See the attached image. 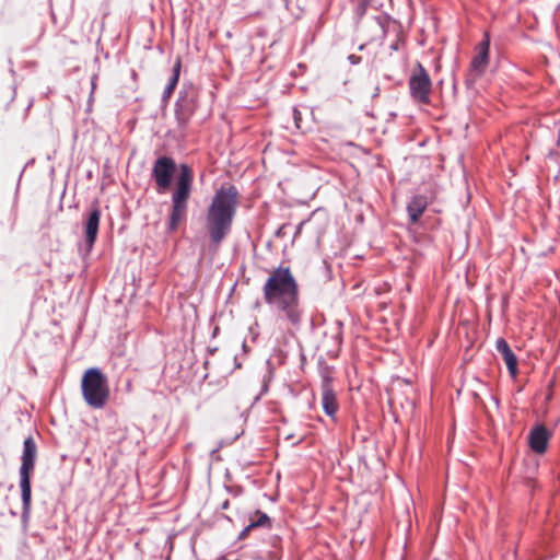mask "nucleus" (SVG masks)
<instances>
[{
	"mask_svg": "<svg viewBox=\"0 0 560 560\" xmlns=\"http://www.w3.org/2000/svg\"><path fill=\"white\" fill-rule=\"evenodd\" d=\"M265 300L268 304L282 311L292 323L300 322L298 307V284L289 268L276 269L264 287Z\"/></svg>",
	"mask_w": 560,
	"mask_h": 560,
	"instance_id": "f257e3e1",
	"label": "nucleus"
},
{
	"mask_svg": "<svg viewBox=\"0 0 560 560\" xmlns=\"http://www.w3.org/2000/svg\"><path fill=\"white\" fill-rule=\"evenodd\" d=\"M237 191L234 187L217 191L207 217V228L211 240L221 242L229 233L236 208Z\"/></svg>",
	"mask_w": 560,
	"mask_h": 560,
	"instance_id": "f03ea898",
	"label": "nucleus"
},
{
	"mask_svg": "<svg viewBox=\"0 0 560 560\" xmlns=\"http://www.w3.org/2000/svg\"><path fill=\"white\" fill-rule=\"evenodd\" d=\"M81 388L85 402L92 408H103L109 398L107 378L97 368L84 372Z\"/></svg>",
	"mask_w": 560,
	"mask_h": 560,
	"instance_id": "7ed1b4c3",
	"label": "nucleus"
},
{
	"mask_svg": "<svg viewBox=\"0 0 560 560\" xmlns=\"http://www.w3.org/2000/svg\"><path fill=\"white\" fill-rule=\"evenodd\" d=\"M192 173L191 170L183 164L177 177L176 188L172 196V211L170 214V230H175L179 222L185 218L187 211V201L191 191Z\"/></svg>",
	"mask_w": 560,
	"mask_h": 560,
	"instance_id": "20e7f679",
	"label": "nucleus"
},
{
	"mask_svg": "<svg viewBox=\"0 0 560 560\" xmlns=\"http://www.w3.org/2000/svg\"><path fill=\"white\" fill-rule=\"evenodd\" d=\"M36 453L37 448L34 440L32 438H27L24 441L22 464L20 467V487L24 513H27L31 508V474L34 469Z\"/></svg>",
	"mask_w": 560,
	"mask_h": 560,
	"instance_id": "39448f33",
	"label": "nucleus"
},
{
	"mask_svg": "<svg viewBox=\"0 0 560 560\" xmlns=\"http://www.w3.org/2000/svg\"><path fill=\"white\" fill-rule=\"evenodd\" d=\"M409 88L415 100L425 103L429 100L431 91V80L427 71L419 66L409 80Z\"/></svg>",
	"mask_w": 560,
	"mask_h": 560,
	"instance_id": "423d86ee",
	"label": "nucleus"
},
{
	"mask_svg": "<svg viewBox=\"0 0 560 560\" xmlns=\"http://www.w3.org/2000/svg\"><path fill=\"white\" fill-rule=\"evenodd\" d=\"M175 167L174 161L170 158L163 156L155 161L152 172L160 192L166 191L170 187Z\"/></svg>",
	"mask_w": 560,
	"mask_h": 560,
	"instance_id": "0eeeda50",
	"label": "nucleus"
},
{
	"mask_svg": "<svg viewBox=\"0 0 560 560\" xmlns=\"http://www.w3.org/2000/svg\"><path fill=\"white\" fill-rule=\"evenodd\" d=\"M101 212L98 209H94L90 212L85 222V250L89 253L96 240L98 225H100Z\"/></svg>",
	"mask_w": 560,
	"mask_h": 560,
	"instance_id": "6e6552de",
	"label": "nucleus"
},
{
	"mask_svg": "<svg viewBox=\"0 0 560 560\" xmlns=\"http://www.w3.org/2000/svg\"><path fill=\"white\" fill-rule=\"evenodd\" d=\"M550 438L549 431L544 425H537L529 433L530 448L536 453H544Z\"/></svg>",
	"mask_w": 560,
	"mask_h": 560,
	"instance_id": "1a4fd4ad",
	"label": "nucleus"
},
{
	"mask_svg": "<svg viewBox=\"0 0 560 560\" xmlns=\"http://www.w3.org/2000/svg\"><path fill=\"white\" fill-rule=\"evenodd\" d=\"M488 52H489V39H485L478 46V54L471 61V74L480 77L487 69L488 66Z\"/></svg>",
	"mask_w": 560,
	"mask_h": 560,
	"instance_id": "9d476101",
	"label": "nucleus"
},
{
	"mask_svg": "<svg viewBox=\"0 0 560 560\" xmlns=\"http://www.w3.org/2000/svg\"><path fill=\"white\" fill-rule=\"evenodd\" d=\"M322 405L326 415L334 417L338 410L336 393L328 380L323 383Z\"/></svg>",
	"mask_w": 560,
	"mask_h": 560,
	"instance_id": "9b49d317",
	"label": "nucleus"
},
{
	"mask_svg": "<svg viewBox=\"0 0 560 560\" xmlns=\"http://www.w3.org/2000/svg\"><path fill=\"white\" fill-rule=\"evenodd\" d=\"M495 346H497V350L501 353L510 374L512 376H515L517 373V359L514 355V353L512 352L510 346L502 338H499L497 340Z\"/></svg>",
	"mask_w": 560,
	"mask_h": 560,
	"instance_id": "f8f14e48",
	"label": "nucleus"
},
{
	"mask_svg": "<svg viewBox=\"0 0 560 560\" xmlns=\"http://www.w3.org/2000/svg\"><path fill=\"white\" fill-rule=\"evenodd\" d=\"M427 207V201L422 197H415L407 207L408 214L412 222H416L423 213Z\"/></svg>",
	"mask_w": 560,
	"mask_h": 560,
	"instance_id": "ddd939ff",
	"label": "nucleus"
},
{
	"mask_svg": "<svg viewBox=\"0 0 560 560\" xmlns=\"http://www.w3.org/2000/svg\"><path fill=\"white\" fill-rule=\"evenodd\" d=\"M179 72H180V59L177 58L175 63H174V67H173V74L170 79V82L167 85H172V89H175V86L177 85V82H178V78H179Z\"/></svg>",
	"mask_w": 560,
	"mask_h": 560,
	"instance_id": "4468645a",
	"label": "nucleus"
},
{
	"mask_svg": "<svg viewBox=\"0 0 560 560\" xmlns=\"http://www.w3.org/2000/svg\"><path fill=\"white\" fill-rule=\"evenodd\" d=\"M269 521L268 516L266 514H259V517L257 521H254L249 524V527H256V526H262Z\"/></svg>",
	"mask_w": 560,
	"mask_h": 560,
	"instance_id": "2eb2a0df",
	"label": "nucleus"
},
{
	"mask_svg": "<svg viewBox=\"0 0 560 560\" xmlns=\"http://www.w3.org/2000/svg\"><path fill=\"white\" fill-rule=\"evenodd\" d=\"M174 89H172V85H166L163 96L164 98H168L171 94L173 93Z\"/></svg>",
	"mask_w": 560,
	"mask_h": 560,
	"instance_id": "dca6fc26",
	"label": "nucleus"
},
{
	"mask_svg": "<svg viewBox=\"0 0 560 560\" xmlns=\"http://www.w3.org/2000/svg\"><path fill=\"white\" fill-rule=\"evenodd\" d=\"M359 3H364L366 0H357Z\"/></svg>",
	"mask_w": 560,
	"mask_h": 560,
	"instance_id": "f3484780",
	"label": "nucleus"
}]
</instances>
